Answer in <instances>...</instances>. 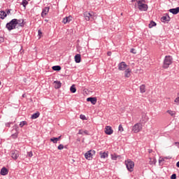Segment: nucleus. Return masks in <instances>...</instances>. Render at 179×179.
Instances as JSON below:
<instances>
[{
    "label": "nucleus",
    "instance_id": "obj_43",
    "mask_svg": "<svg viewBox=\"0 0 179 179\" xmlns=\"http://www.w3.org/2000/svg\"><path fill=\"white\" fill-rule=\"evenodd\" d=\"M78 135H83V130H79Z\"/></svg>",
    "mask_w": 179,
    "mask_h": 179
},
{
    "label": "nucleus",
    "instance_id": "obj_16",
    "mask_svg": "<svg viewBox=\"0 0 179 179\" xmlns=\"http://www.w3.org/2000/svg\"><path fill=\"white\" fill-rule=\"evenodd\" d=\"M169 12L173 15H177L179 13V7H177L176 8H171L169 9Z\"/></svg>",
    "mask_w": 179,
    "mask_h": 179
},
{
    "label": "nucleus",
    "instance_id": "obj_24",
    "mask_svg": "<svg viewBox=\"0 0 179 179\" xmlns=\"http://www.w3.org/2000/svg\"><path fill=\"white\" fill-rule=\"evenodd\" d=\"M110 156H111L112 160H117V159L120 157V155H117L116 154H111Z\"/></svg>",
    "mask_w": 179,
    "mask_h": 179
},
{
    "label": "nucleus",
    "instance_id": "obj_14",
    "mask_svg": "<svg viewBox=\"0 0 179 179\" xmlns=\"http://www.w3.org/2000/svg\"><path fill=\"white\" fill-rule=\"evenodd\" d=\"M87 101H90L94 106L97 103V98L96 97H89L87 99Z\"/></svg>",
    "mask_w": 179,
    "mask_h": 179
},
{
    "label": "nucleus",
    "instance_id": "obj_30",
    "mask_svg": "<svg viewBox=\"0 0 179 179\" xmlns=\"http://www.w3.org/2000/svg\"><path fill=\"white\" fill-rule=\"evenodd\" d=\"M155 26H156V22H155L154 21H151L149 24L150 29H152V27H155Z\"/></svg>",
    "mask_w": 179,
    "mask_h": 179
},
{
    "label": "nucleus",
    "instance_id": "obj_52",
    "mask_svg": "<svg viewBox=\"0 0 179 179\" xmlns=\"http://www.w3.org/2000/svg\"><path fill=\"white\" fill-rule=\"evenodd\" d=\"M13 136H15L16 138H17V135L16 134H13Z\"/></svg>",
    "mask_w": 179,
    "mask_h": 179
},
{
    "label": "nucleus",
    "instance_id": "obj_41",
    "mask_svg": "<svg viewBox=\"0 0 179 179\" xmlns=\"http://www.w3.org/2000/svg\"><path fill=\"white\" fill-rule=\"evenodd\" d=\"M174 102H175V103H178H178H179V96L177 97V98L174 100Z\"/></svg>",
    "mask_w": 179,
    "mask_h": 179
},
{
    "label": "nucleus",
    "instance_id": "obj_49",
    "mask_svg": "<svg viewBox=\"0 0 179 179\" xmlns=\"http://www.w3.org/2000/svg\"><path fill=\"white\" fill-rule=\"evenodd\" d=\"M176 166L179 168V161L176 163Z\"/></svg>",
    "mask_w": 179,
    "mask_h": 179
},
{
    "label": "nucleus",
    "instance_id": "obj_55",
    "mask_svg": "<svg viewBox=\"0 0 179 179\" xmlns=\"http://www.w3.org/2000/svg\"><path fill=\"white\" fill-rule=\"evenodd\" d=\"M45 22H48V20H45Z\"/></svg>",
    "mask_w": 179,
    "mask_h": 179
},
{
    "label": "nucleus",
    "instance_id": "obj_27",
    "mask_svg": "<svg viewBox=\"0 0 179 179\" xmlns=\"http://www.w3.org/2000/svg\"><path fill=\"white\" fill-rule=\"evenodd\" d=\"M24 125H27V122H26V121L20 122V128H23V127H24Z\"/></svg>",
    "mask_w": 179,
    "mask_h": 179
},
{
    "label": "nucleus",
    "instance_id": "obj_40",
    "mask_svg": "<svg viewBox=\"0 0 179 179\" xmlns=\"http://www.w3.org/2000/svg\"><path fill=\"white\" fill-rule=\"evenodd\" d=\"M130 52H131L132 54H136V52H135V49L134 48L131 49Z\"/></svg>",
    "mask_w": 179,
    "mask_h": 179
},
{
    "label": "nucleus",
    "instance_id": "obj_26",
    "mask_svg": "<svg viewBox=\"0 0 179 179\" xmlns=\"http://www.w3.org/2000/svg\"><path fill=\"white\" fill-rule=\"evenodd\" d=\"M70 91L71 92V93H76V87H75V85H72L70 87Z\"/></svg>",
    "mask_w": 179,
    "mask_h": 179
},
{
    "label": "nucleus",
    "instance_id": "obj_44",
    "mask_svg": "<svg viewBox=\"0 0 179 179\" xmlns=\"http://www.w3.org/2000/svg\"><path fill=\"white\" fill-rule=\"evenodd\" d=\"M83 134L85 135H88V131L87 130L83 131Z\"/></svg>",
    "mask_w": 179,
    "mask_h": 179
},
{
    "label": "nucleus",
    "instance_id": "obj_50",
    "mask_svg": "<svg viewBox=\"0 0 179 179\" xmlns=\"http://www.w3.org/2000/svg\"><path fill=\"white\" fill-rule=\"evenodd\" d=\"M152 152H153L152 150H149V153H152Z\"/></svg>",
    "mask_w": 179,
    "mask_h": 179
},
{
    "label": "nucleus",
    "instance_id": "obj_5",
    "mask_svg": "<svg viewBox=\"0 0 179 179\" xmlns=\"http://www.w3.org/2000/svg\"><path fill=\"white\" fill-rule=\"evenodd\" d=\"M84 17L87 22H89L90 19H92V20H94V13L93 12H85L84 13Z\"/></svg>",
    "mask_w": 179,
    "mask_h": 179
},
{
    "label": "nucleus",
    "instance_id": "obj_10",
    "mask_svg": "<svg viewBox=\"0 0 179 179\" xmlns=\"http://www.w3.org/2000/svg\"><path fill=\"white\" fill-rule=\"evenodd\" d=\"M48 12H50V7H45L42 10L41 16L42 17H45V16H47L48 15Z\"/></svg>",
    "mask_w": 179,
    "mask_h": 179
},
{
    "label": "nucleus",
    "instance_id": "obj_36",
    "mask_svg": "<svg viewBox=\"0 0 179 179\" xmlns=\"http://www.w3.org/2000/svg\"><path fill=\"white\" fill-rule=\"evenodd\" d=\"M57 149L59 150H62V149H64V145L62 144L59 145V146L57 147Z\"/></svg>",
    "mask_w": 179,
    "mask_h": 179
},
{
    "label": "nucleus",
    "instance_id": "obj_2",
    "mask_svg": "<svg viewBox=\"0 0 179 179\" xmlns=\"http://www.w3.org/2000/svg\"><path fill=\"white\" fill-rule=\"evenodd\" d=\"M146 1L145 0H138L137 1L138 8L139 10H141L143 12H146L148 9V4L145 3Z\"/></svg>",
    "mask_w": 179,
    "mask_h": 179
},
{
    "label": "nucleus",
    "instance_id": "obj_15",
    "mask_svg": "<svg viewBox=\"0 0 179 179\" xmlns=\"http://www.w3.org/2000/svg\"><path fill=\"white\" fill-rule=\"evenodd\" d=\"M9 173V171L6 167H3L1 169L0 174L1 176H7V174Z\"/></svg>",
    "mask_w": 179,
    "mask_h": 179
},
{
    "label": "nucleus",
    "instance_id": "obj_19",
    "mask_svg": "<svg viewBox=\"0 0 179 179\" xmlns=\"http://www.w3.org/2000/svg\"><path fill=\"white\" fill-rule=\"evenodd\" d=\"M74 59H75L76 64L80 63V61H81L80 55V54L76 55Z\"/></svg>",
    "mask_w": 179,
    "mask_h": 179
},
{
    "label": "nucleus",
    "instance_id": "obj_35",
    "mask_svg": "<svg viewBox=\"0 0 179 179\" xmlns=\"http://www.w3.org/2000/svg\"><path fill=\"white\" fill-rule=\"evenodd\" d=\"M28 157H33V152L30 151L27 152Z\"/></svg>",
    "mask_w": 179,
    "mask_h": 179
},
{
    "label": "nucleus",
    "instance_id": "obj_23",
    "mask_svg": "<svg viewBox=\"0 0 179 179\" xmlns=\"http://www.w3.org/2000/svg\"><path fill=\"white\" fill-rule=\"evenodd\" d=\"M140 92L141 93H145V92H146V87L145 86V85H141L140 86Z\"/></svg>",
    "mask_w": 179,
    "mask_h": 179
},
{
    "label": "nucleus",
    "instance_id": "obj_28",
    "mask_svg": "<svg viewBox=\"0 0 179 179\" xmlns=\"http://www.w3.org/2000/svg\"><path fill=\"white\" fill-rule=\"evenodd\" d=\"M150 162H149V164L153 165V164H156V159L153 158V159H150Z\"/></svg>",
    "mask_w": 179,
    "mask_h": 179
},
{
    "label": "nucleus",
    "instance_id": "obj_4",
    "mask_svg": "<svg viewBox=\"0 0 179 179\" xmlns=\"http://www.w3.org/2000/svg\"><path fill=\"white\" fill-rule=\"evenodd\" d=\"M125 165L128 171H130V172L134 171V167H135V163H134L133 161H131V159H128L127 161H125Z\"/></svg>",
    "mask_w": 179,
    "mask_h": 179
},
{
    "label": "nucleus",
    "instance_id": "obj_48",
    "mask_svg": "<svg viewBox=\"0 0 179 179\" xmlns=\"http://www.w3.org/2000/svg\"><path fill=\"white\" fill-rule=\"evenodd\" d=\"M57 138V142H58V141H59V139H61V136H59V137H56Z\"/></svg>",
    "mask_w": 179,
    "mask_h": 179
},
{
    "label": "nucleus",
    "instance_id": "obj_53",
    "mask_svg": "<svg viewBox=\"0 0 179 179\" xmlns=\"http://www.w3.org/2000/svg\"><path fill=\"white\" fill-rule=\"evenodd\" d=\"M108 55H111V52H108Z\"/></svg>",
    "mask_w": 179,
    "mask_h": 179
},
{
    "label": "nucleus",
    "instance_id": "obj_3",
    "mask_svg": "<svg viewBox=\"0 0 179 179\" xmlns=\"http://www.w3.org/2000/svg\"><path fill=\"white\" fill-rule=\"evenodd\" d=\"M173 64V57L168 55L165 56V58L164 59V63H163V68L164 69H167L170 65Z\"/></svg>",
    "mask_w": 179,
    "mask_h": 179
},
{
    "label": "nucleus",
    "instance_id": "obj_39",
    "mask_svg": "<svg viewBox=\"0 0 179 179\" xmlns=\"http://www.w3.org/2000/svg\"><path fill=\"white\" fill-rule=\"evenodd\" d=\"M80 118L81 120H86V116H85V115H80Z\"/></svg>",
    "mask_w": 179,
    "mask_h": 179
},
{
    "label": "nucleus",
    "instance_id": "obj_29",
    "mask_svg": "<svg viewBox=\"0 0 179 179\" xmlns=\"http://www.w3.org/2000/svg\"><path fill=\"white\" fill-rule=\"evenodd\" d=\"M28 3H29V1H27V0H22L21 5H22V6H24V8H26V6Z\"/></svg>",
    "mask_w": 179,
    "mask_h": 179
},
{
    "label": "nucleus",
    "instance_id": "obj_57",
    "mask_svg": "<svg viewBox=\"0 0 179 179\" xmlns=\"http://www.w3.org/2000/svg\"><path fill=\"white\" fill-rule=\"evenodd\" d=\"M1 81H0V85H1Z\"/></svg>",
    "mask_w": 179,
    "mask_h": 179
},
{
    "label": "nucleus",
    "instance_id": "obj_37",
    "mask_svg": "<svg viewBox=\"0 0 179 179\" xmlns=\"http://www.w3.org/2000/svg\"><path fill=\"white\" fill-rule=\"evenodd\" d=\"M12 124H13V122H7L6 123V127H8V128L10 127V125H12Z\"/></svg>",
    "mask_w": 179,
    "mask_h": 179
},
{
    "label": "nucleus",
    "instance_id": "obj_6",
    "mask_svg": "<svg viewBox=\"0 0 179 179\" xmlns=\"http://www.w3.org/2000/svg\"><path fill=\"white\" fill-rule=\"evenodd\" d=\"M94 155H96V151L90 150L85 154V157L87 159V160H92V159H93Z\"/></svg>",
    "mask_w": 179,
    "mask_h": 179
},
{
    "label": "nucleus",
    "instance_id": "obj_56",
    "mask_svg": "<svg viewBox=\"0 0 179 179\" xmlns=\"http://www.w3.org/2000/svg\"><path fill=\"white\" fill-rule=\"evenodd\" d=\"M22 97H24V94L22 95Z\"/></svg>",
    "mask_w": 179,
    "mask_h": 179
},
{
    "label": "nucleus",
    "instance_id": "obj_32",
    "mask_svg": "<svg viewBox=\"0 0 179 179\" xmlns=\"http://www.w3.org/2000/svg\"><path fill=\"white\" fill-rule=\"evenodd\" d=\"M167 113H169L170 115H171V117H173V115H176V112L173 110H168Z\"/></svg>",
    "mask_w": 179,
    "mask_h": 179
},
{
    "label": "nucleus",
    "instance_id": "obj_13",
    "mask_svg": "<svg viewBox=\"0 0 179 179\" xmlns=\"http://www.w3.org/2000/svg\"><path fill=\"white\" fill-rule=\"evenodd\" d=\"M131 72H132V70L130 68H127L126 70H124V77L130 78Z\"/></svg>",
    "mask_w": 179,
    "mask_h": 179
},
{
    "label": "nucleus",
    "instance_id": "obj_42",
    "mask_svg": "<svg viewBox=\"0 0 179 179\" xmlns=\"http://www.w3.org/2000/svg\"><path fill=\"white\" fill-rule=\"evenodd\" d=\"M10 10H6V16H8V15H10Z\"/></svg>",
    "mask_w": 179,
    "mask_h": 179
},
{
    "label": "nucleus",
    "instance_id": "obj_34",
    "mask_svg": "<svg viewBox=\"0 0 179 179\" xmlns=\"http://www.w3.org/2000/svg\"><path fill=\"white\" fill-rule=\"evenodd\" d=\"M20 27H23L24 26V21L22 20V22H20L19 24Z\"/></svg>",
    "mask_w": 179,
    "mask_h": 179
},
{
    "label": "nucleus",
    "instance_id": "obj_25",
    "mask_svg": "<svg viewBox=\"0 0 179 179\" xmlns=\"http://www.w3.org/2000/svg\"><path fill=\"white\" fill-rule=\"evenodd\" d=\"M52 69L53 70V71H61V67H60V66H53L52 67Z\"/></svg>",
    "mask_w": 179,
    "mask_h": 179
},
{
    "label": "nucleus",
    "instance_id": "obj_9",
    "mask_svg": "<svg viewBox=\"0 0 179 179\" xmlns=\"http://www.w3.org/2000/svg\"><path fill=\"white\" fill-rule=\"evenodd\" d=\"M113 132H114V131L113 130L111 127H110V126H106V128H105V134L106 135H113Z\"/></svg>",
    "mask_w": 179,
    "mask_h": 179
},
{
    "label": "nucleus",
    "instance_id": "obj_47",
    "mask_svg": "<svg viewBox=\"0 0 179 179\" xmlns=\"http://www.w3.org/2000/svg\"><path fill=\"white\" fill-rule=\"evenodd\" d=\"M164 158H162V159H159V163H160L161 162H164Z\"/></svg>",
    "mask_w": 179,
    "mask_h": 179
},
{
    "label": "nucleus",
    "instance_id": "obj_22",
    "mask_svg": "<svg viewBox=\"0 0 179 179\" xmlns=\"http://www.w3.org/2000/svg\"><path fill=\"white\" fill-rule=\"evenodd\" d=\"M62 86L61 81H55V89H59Z\"/></svg>",
    "mask_w": 179,
    "mask_h": 179
},
{
    "label": "nucleus",
    "instance_id": "obj_58",
    "mask_svg": "<svg viewBox=\"0 0 179 179\" xmlns=\"http://www.w3.org/2000/svg\"><path fill=\"white\" fill-rule=\"evenodd\" d=\"M28 1H30V0H28Z\"/></svg>",
    "mask_w": 179,
    "mask_h": 179
},
{
    "label": "nucleus",
    "instance_id": "obj_7",
    "mask_svg": "<svg viewBox=\"0 0 179 179\" xmlns=\"http://www.w3.org/2000/svg\"><path fill=\"white\" fill-rule=\"evenodd\" d=\"M142 130V124L141 123H137L134 124L132 127V131L134 134H138L140 131Z\"/></svg>",
    "mask_w": 179,
    "mask_h": 179
},
{
    "label": "nucleus",
    "instance_id": "obj_8",
    "mask_svg": "<svg viewBox=\"0 0 179 179\" xmlns=\"http://www.w3.org/2000/svg\"><path fill=\"white\" fill-rule=\"evenodd\" d=\"M118 69L119 71H125L128 69V65L125 63V62H122L118 64Z\"/></svg>",
    "mask_w": 179,
    "mask_h": 179
},
{
    "label": "nucleus",
    "instance_id": "obj_21",
    "mask_svg": "<svg viewBox=\"0 0 179 179\" xmlns=\"http://www.w3.org/2000/svg\"><path fill=\"white\" fill-rule=\"evenodd\" d=\"M5 17H6V12H5L4 10H1L0 11V19L3 20V19H5Z\"/></svg>",
    "mask_w": 179,
    "mask_h": 179
},
{
    "label": "nucleus",
    "instance_id": "obj_11",
    "mask_svg": "<svg viewBox=\"0 0 179 179\" xmlns=\"http://www.w3.org/2000/svg\"><path fill=\"white\" fill-rule=\"evenodd\" d=\"M11 157L16 160L19 157V151L15 150L11 151Z\"/></svg>",
    "mask_w": 179,
    "mask_h": 179
},
{
    "label": "nucleus",
    "instance_id": "obj_12",
    "mask_svg": "<svg viewBox=\"0 0 179 179\" xmlns=\"http://www.w3.org/2000/svg\"><path fill=\"white\" fill-rule=\"evenodd\" d=\"M170 20V16H169L168 14H166V15H164L163 17H161V21L163 22L164 23H169Z\"/></svg>",
    "mask_w": 179,
    "mask_h": 179
},
{
    "label": "nucleus",
    "instance_id": "obj_1",
    "mask_svg": "<svg viewBox=\"0 0 179 179\" xmlns=\"http://www.w3.org/2000/svg\"><path fill=\"white\" fill-rule=\"evenodd\" d=\"M17 26V19H13L10 22H8L6 24V29H7L8 31H11V30H15Z\"/></svg>",
    "mask_w": 179,
    "mask_h": 179
},
{
    "label": "nucleus",
    "instance_id": "obj_38",
    "mask_svg": "<svg viewBox=\"0 0 179 179\" xmlns=\"http://www.w3.org/2000/svg\"><path fill=\"white\" fill-rule=\"evenodd\" d=\"M177 178V175L176 173H173L171 176V179H176Z\"/></svg>",
    "mask_w": 179,
    "mask_h": 179
},
{
    "label": "nucleus",
    "instance_id": "obj_17",
    "mask_svg": "<svg viewBox=\"0 0 179 179\" xmlns=\"http://www.w3.org/2000/svg\"><path fill=\"white\" fill-rule=\"evenodd\" d=\"M99 155L101 157V159H107V157H108V153L103 151H101L99 152Z\"/></svg>",
    "mask_w": 179,
    "mask_h": 179
},
{
    "label": "nucleus",
    "instance_id": "obj_33",
    "mask_svg": "<svg viewBox=\"0 0 179 179\" xmlns=\"http://www.w3.org/2000/svg\"><path fill=\"white\" fill-rule=\"evenodd\" d=\"M118 131H120V132H122L124 131V127H122V124L119 125Z\"/></svg>",
    "mask_w": 179,
    "mask_h": 179
},
{
    "label": "nucleus",
    "instance_id": "obj_45",
    "mask_svg": "<svg viewBox=\"0 0 179 179\" xmlns=\"http://www.w3.org/2000/svg\"><path fill=\"white\" fill-rule=\"evenodd\" d=\"M38 36H40V34H43V33L41 32V30L38 31Z\"/></svg>",
    "mask_w": 179,
    "mask_h": 179
},
{
    "label": "nucleus",
    "instance_id": "obj_18",
    "mask_svg": "<svg viewBox=\"0 0 179 179\" xmlns=\"http://www.w3.org/2000/svg\"><path fill=\"white\" fill-rule=\"evenodd\" d=\"M72 20V16L69 15V17H66L63 19V23L66 24V23H69Z\"/></svg>",
    "mask_w": 179,
    "mask_h": 179
},
{
    "label": "nucleus",
    "instance_id": "obj_31",
    "mask_svg": "<svg viewBox=\"0 0 179 179\" xmlns=\"http://www.w3.org/2000/svg\"><path fill=\"white\" fill-rule=\"evenodd\" d=\"M50 142H53V143H57V142H58V138H57V137L51 138Z\"/></svg>",
    "mask_w": 179,
    "mask_h": 179
},
{
    "label": "nucleus",
    "instance_id": "obj_20",
    "mask_svg": "<svg viewBox=\"0 0 179 179\" xmlns=\"http://www.w3.org/2000/svg\"><path fill=\"white\" fill-rule=\"evenodd\" d=\"M38 117H40V112H36V113H34L33 115H31V120H36V119L38 118Z\"/></svg>",
    "mask_w": 179,
    "mask_h": 179
},
{
    "label": "nucleus",
    "instance_id": "obj_51",
    "mask_svg": "<svg viewBox=\"0 0 179 179\" xmlns=\"http://www.w3.org/2000/svg\"><path fill=\"white\" fill-rule=\"evenodd\" d=\"M136 1L138 2V0H131V2H136Z\"/></svg>",
    "mask_w": 179,
    "mask_h": 179
},
{
    "label": "nucleus",
    "instance_id": "obj_54",
    "mask_svg": "<svg viewBox=\"0 0 179 179\" xmlns=\"http://www.w3.org/2000/svg\"><path fill=\"white\" fill-rule=\"evenodd\" d=\"M176 144H178V145H179V142H176Z\"/></svg>",
    "mask_w": 179,
    "mask_h": 179
},
{
    "label": "nucleus",
    "instance_id": "obj_46",
    "mask_svg": "<svg viewBox=\"0 0 179 179\" xmlns=\"http://www.w3.org/2000/svg\"><path fill=\"white\" fill-rule=\"evenodd\" d=\"M17 20V24H19V23H22V20Z\"/></svg>",
    "mask_w": 179,
    "mask_h": 179
}]
</instances>
